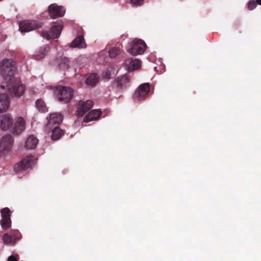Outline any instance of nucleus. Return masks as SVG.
Here are the masks:
<instances>
[{
    "instance_id": "32",
    "label": "nucleus",
    "mask_w": 261,
    "mask_h": 261,
    "mask_svg": "<svg viewBox=\"0 0 261 261\" xmlns=\"http://www.w3.org/2000/svg\"><path fill=\"white\" fill-rule=\"evenodd\" d=\"M144 0H130V3L133 6H138L141 5Z\"/></svg>"
},
{
    "instance_id": "20",
    "label": "nucleus",
    "mask_w": 261,
    "mask_h": 261,
    "mask_svg": "<svg viewBox=\"0 0 261 261\" xmlns=\"http://www.w3.org/2000/svg\"><path fill=\"white\" fill-rule=\"evenodd\" d=\"M49 49V47L48 45L41 46L39 50L36 52V54L35 55V59L38 60L43 59L48 51Z\"/></svg>"
},
{
    "instance_id": "29",
    "label": "nucleus",
    "mask_w": 261,
    "mask_h": 261,
    "mask_svg": "<svg viewBox=\"0 0 261 261\" xmlns=\"http://www.w3.org/2000/svg\"><path fill=\"white\" fill-rule=\"evenodd\" d=\"M11 236L13 237V241L14 243L20 239V233L17 230L14 231L12 233H11Z\"/></svg>"
},
{
    "instance_id": "8",
    "label": "nucleus",
    "mask_w": 261,
    "mask_h": 261,
    "mask_svg": "<svg viewBox=\"0 0 261 261\" xmlns=\"http://www.w3.org/2000/svg\"><path fill=\"white\" fill-rule=\"evenodd\" d=\"M93 105L92 100H87L86 101L80 100L79 101L77 106V116L78 117H82L88 111Z\"/></svg>"
},
{
    "instance_id": "14",
    "label": "nucleus",
    "mask_w": 261,
    "mask_h": 261,
    "mask_svg": "<svg viewBox=\"0 0 261 261\" xmlns=\"http://www.w3.org/2000/svg\"><path fill=\"white\" fill-rule=\"evenodd\" d=\"M125 64L128 71L138 69L141 66L140 61L137 59L132 58L126 59L125 61Z\"/></svg>"
},
{
    "instance_id": "2",
    "label": "nucleus",
    "mask_w": 261,
    "mask_h": 261,
    "mask_svg": "<svg viewBox=\"0 0 261 261\" xmlns=\"http://www.w3.org/2000/svg\"><path fill=\"white\" fill-rule=\"evenodd\" d=\"M73 90L72 88L58 86L56 89V94L58 100L63 103L69 102L73 96Z\"/></svg>"
},
{
    "instance_id": "21",
    "label": "nucleus",
    "mask_w": 261,
    "mask_h": 261,
    "mask_svg": "<svg viewBox=\"0 0 261 261\" xmlns=\"http://www.w3.org/2000/svg\"><path fill=\"white\" fill-rule=\"evenodd\" d=\"M64 135V131L59 128V126H55L53 129L51 138L56 141L59 139Z\"/></svg>"
},
{
    "instance_id": "11",
    "label": "nucleus",
    "mask_w": 261,
    "mask_h": 261,
    "mask_svg": "<svg viewBox=\"0 0 261 261\" xmlns=\"http://www.w3.org/2000/svg\"><path fill=\"white\" fill-rule=\"evenodd\" d=\"M129 79L127 75H123L117 77L113 82V87L118 89H123L127 86Z\"/></svg>"
},
{
    "instance_id": "9",
    "label": "nucleus",
    "mask_w": 261,
    "mask_h": 261,
    "mask_svg": "<svg viewBox=\"0 0 261 261\" xmlns=\"http://www.w3.org/2000/svg\"><path fill=\"white\" fill-rule=\"evenodd\" d=\"M33 162V156L32 155L27 156L18 163L16 164L14 167L16 172L22 170H25L30 168Z\"/></svg>"
},
{
    "instance_id": "30",
    "label": "nucleus",
    "mask_w": 261,
    "mask_h": 261,
    "mask_svg": "<svg viewBox=\"0 0 261 261\" xmlns=\"http://www.w3.org/2000/svg\"><path fill=\"white\" fill-rule=\"evenodd\" d=\"M111 76V69H108L106 71H104L102 73V77L106 79L109 80Z\"/></svg>"
},
{
    "instance_id": "16",
    "label": "nucleus",
    "mask_w": 261,
    "mask_h": 261,
    "mask_svg": "<svg viewBox=\"0 0 261 261\" xmlns=\"http://www.w3.org/2000/svg\"><path fill=\"white\" fill-rule=\"evenodd\" d=\"M69 46L72 48H85L87 46L83 35L77 36L70 44Z\"/></svg>"
},
{
    "instance_id": "26",
    "label": "nucleus",
    "mask_w": 261,
    "mask_h": 261,
    "mask_svg": "<svg viewBox=\"0 0 261 261\" xmlns=\"http://www.w3.org/2000/svg\"><path fill=\"white\" fill-rule=\"evenodd\" d=\"M120 49L119 47H113L109 51V56L112 58H115L120 53Z\"/></svg>"
},
{
    "instance_id": "10",
    "label": "nucleus",
    "mask_w": 261,
    "mask_h": 261,
    "mask_svg": "<svg viewBox=\"0 0 261 261\" xmlns=\"http://www.w3.org/2000/svg\"><path fill=\"white\" fill-rule=\"evenodd\" d=\"M13 123V118L10 114L7 113L0 116V128L2 130L9 129Z\"/></svg>"
},
{
    "instance_id": "1",
    "label": "nucleus",
    "mask_w": 261,
    "mask_h": 261,
    "mask_svg": "<svg viewBox=\"0 0 261 261\" xmlns=\"http://www.w3.org/2000/svg\"><path fill=\"white\" fill-rule=\"evenodd\" d=\"M16 70V63L11 59H5L0 62L1 74L8 91L10 95L19 97L24 93L25 87L14 77Z\"/></svg>"
},
{
    "instance_id": "3",
    "label": "nucleus",
    "mask_w": 261,
    "mask_h": 261,
    "mask_svg": "<svg viewBox=\"0 0 261 261\" xmlns=\"http://www.w3.org/2000/svg\"><path fill=\"white\" fill-rule=\"evenodd\" d=\"M146 47V44L143 40L135 39L127 47V51L133 56H137L143 54Z\"/></svg>"
},
{
    "instance_id": "33",
    "label": "nucleus",
    "mask_w": 261,
    "mask_h": 261,
    "mask_svg": "<svg viewBox=\"0 0 261 261\" xmlns=\"http://www.w3.org/2000/svg\"><path fill=\"white\" fill-rule=\"evenodd\" d=\"M8 261H18V259L15 256L11 255L8 257Z\"/></svg>"
},
{
    "instance_id": "15",
    "label": "nucleus",
    "mask_w": 261,
    "mask_h": 261,
    "mask_svg": "<svg viewBox=\"0 0 261 261\" xmlns=\"http://www.w3.org/2000/svg\"><path fill=\"white\" fill-rule=\"evenodd\" d=\"M25 122L22 117H19L15 122L13 128V134L19 135L24 130L25 128Z\"/></svg>"
},
{
    "instance_id": "7",
    "label": "nucleus",
    "mask_w": 261,
    "mask_h": 261,
    "mask_svg": "<svg viewBox=\"0 0 261 261\" xmlns=\"http://www.w3.org/2000/svg\"><path fill=\"white\" fill-rule=\"evenodd\" d=\"M65 9L62 6L56 4H52L48 7V14L53 19L62 17L65 13Z\"/></svg>"
},
{
    "instance_id": "19",
    "label": "nucleus",
    "mask_w": 261,
    "mask_h": 261,
    "mask_svg": "<svg viewBox=\"0 0 261 261\" xmlns=\"http://www.w3.org/2000/svg\"><path fill=\"white\" fill-rule=\"evenodd\" d=\"M38 143V140L33 136L29 137L25 142V147L28 149L35 148Z\"/></svg>"
},
{
    "instance_id": "17",
    "label": "nucleus",
    "mask_w": 261,
    "mask_h": 261,
    "mask_svg": "<svg viewBox=\"0 0 261 261\" xmlns=\"http://www.w3.org/2000/svg\"><path fill=\"white\" fill-rule=\"evenodd\" d=\"M10 99L6 93L0 94V113L5 112L9 105Z\"/></svg>"
},
{
    "instance_id": "23",
    "label": "nucleus",
    "mask_w": 261,
    "mask_h": 261,
    "mask_svg": "<svg viewBox=\"0 0 261 261\" xmlns=\"http://www.w3.org/2000/svg\"><path fill=\"white\" fill-rule=\"evenodd\" d=\"M36 107L38 110L42 113L45 112L47 111V107L43 100L41 99H38L35 102Z\"/></svg>"
},
{
    "instance_id": "22",
    "label": "nucleus",
    "mask_w": 261,
    "mask_h": 261,
    "mask_svg": "<svg viewBox=\"0 0 261 261\" xmlns=\"http://www.w3.org/2000/svg\"><path fill=\"white\" fill-rule=\"evenodd\" d=\"M98 76L96 73H91L86 79V84L88 85L94 86L98 82Z\"/></svg>"
},
{
    "instance_id": "12",
    "label": "nucleus",
    "mask_w": 261,
    "mask_h": 261,
    "mask_svg": "<svg viewBox=\"0 0 261 261\" xmlns=\"http://www.w3.org/2000/svg\"><path fill=\"white\" fill-rule=\"evenodd\" d=\"M13 142L11 135L8 134L4 136L0 142V151L9 150Z\"/></svg>"
},
{
    "instance_id": "25",
    "label": "nucleus",
    "mask_w": 261,
    "mask_h": 261,
    "mask_svg": "<svg viewBox=\"0 0 261 261\" xmlns=\"http://www.w3.org/2000/svg\"><path fill=\"white\" fill-rule=\"evenodd\" d=\"M59 67L60 69L65 70L69 67V60L66 58L61 59L60 63L59 64Z\"/></svg>"
},
{
    "instance_id": "4",
    "label": "nucleus",
    "mask_w": 261,
    "mask_h": 261,
    "mask_svg": "<svg viewBox=\"0 0 261 261\" xmlns=\"http://www.w3.org/2000/svg\"><path fill=\"white\" fill-rule=\"evenodd\" d=\"M63 28V25L62 22L55 23V24L50 28L49 33L44 31L41 32V35L44 38L47 40L50 38H58L60 36Z\"/></svg>"
},
{
    "instance_id": "18",
    "label": "nucleus",
    "mask_w": 261,
    "mask_h": 261,
    "mask_svg": "<svg viewBox=\"0 0 261 261\" xmlns=\"http://www.w3.org/2000/svg\"><path fill=\"white\" fill-rule=\"evenodd\" d=\"M101 112L99 110H93L90 111L84 117V122H89L91 121L96 120L100 116Z\"/></svg>"
},
{
    "instance_id": "35",
    "label": "nucleus",
    "mask_w": 261,
    "mask_h": 261,
    "mask_svg": "<svg viewBox=\"0 0 261 261\" xmlns=\"http://www.w3.org/2000/svg\"><path fill=\"white\" fill-rule=\"evenodd\" d=\"M1 88H5V86L4 85H2L1 86Z\"/></svg>"
},
{
    "instance_id": "6",
    "label": "nucleus",
    "mask_w": 261,
    "mask_h": 261,
    "mask_svg": "<svg viewBox=\"0 0 261 261\" xmlns=\"http://www.w3.org/2000/svg\"><path fill=\"white\" fill-rule=\"evenodd\" d=\"M42 23L36 20H23L19 23V30L21 32H28L42 27Z\"/></svg>"
},
{
    "instance_id": "5",
    "label": "nucleus",
    "mask_w": 261,
    "mask_h": 261,
    "mask_svg": "<svg viewBox=\"0 0 261 261\" xmlns=\"http://www.w3.org/2000/svg\"><path fill=\"white\" fill-rule=\"evenodd\" d=\"M150 91V85L148 83H145L140 85L136 90L133 94V98L135 101L144 100Z\"/></svg>"
},
{
    "instance_id": "27",
    "label": "nucleus",
    "mask_w": 261,
    "mask_h": 261,
    "mask_svg": "<svg viewBox=\"0 0 261 261\" xmlns=\"http://www.w3.org/2000/svg\"><path fill=\"white\" fill-rule=\"evenodd\" d=\"M3 240L6 244H14L13 241V237L11 234L5 233L3 237Z\"/></svg>"
},
{
    "instance_id": "34",
    "label": "nucleus",
    "mask_w": 261,
    "mask_h": 261,
    "mask_svg": "<svg viewBox=\"0 0 261 261\" xmlns=\"http://www.w3.org/2000/svg\"><path fill=\"white\" fill-rule=\"evenodd\" d=\"M257 3L260 5H261V0H256Z\"/></svg>"
},
{
    "instance_id": "13",
    "label": "nucleus",
    "mask_w": 261,
    "mask_h": 261,
    "mask_svg": "<svg viewBox=\"0 0 261 261\" xmlns=\"http://www.w3.org/2000/svg\"><path fill=\"white\" fill-rule=\"evenodd\" d=\"M63 120V116L60 113H55L50 114L48 119L47 125L48 127H52L54 125H59Z\"/></svg>"
},
{
    "instance_id": "28",
    "label": "nucleus",
    "mask_w": 261,
    "mask_h": 261,
    "mask_svg": "<svg viewBox=\"0 0 261 261\" xmlns=\"http://www.w3.org/2000/svg\"><path fill=\"white\" fill-rule=\"evenodd\" d=\"M10 210L8 207H5L1 211L3 218H10Z\"/></svg>"
},
{
    "instance_id": "31",
    "label": "nucleus",
    "mask_w": 261,
    "mask_h": 261,
    "mask_svg": "<svg viewBox=\"0 0 261 261\" xmlns=\"http://www.w3.org/2000/svg\"><path fill=\"white\" fill-rule=\"evenodd\" d=\"M256 6H257L256 1H251L249 2L248 3V9L249 10H252L254 8H256Z\"/></svg>"
},
{
    "instance_id": "24",
    "label": "nucleus",
    "mask_w": 261,
    "mask_h": 261,
    "mask_svg": "<svg viewBox=\"0 0 261 261\" xmlns=\"http://www.w3.org/2000/svg\"><path fill=\"white\" fill-rule=\"evenodd\" d=\"M2 227L3 229H7L11 226V221L10 218H3L1 221Z\"/></svg>"
}]
</instances>
